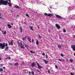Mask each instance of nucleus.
Listing matches in <instances>:
<instances>
[{
    "instance_id": "22",
    "label": "nucleus",
    "mask_w": 75,
    "mask_h": 75,
    "mask_svg": "<svg viewBox=\"0 0 75 75\" xmlns=\"http://www.w3.org/2000/svg\"><path fill=\"white\" fill-rule=\"evenodd\" d=\"M18 62H17V63H15L14 64V66H17V65H18Z\"/></svg>"
},
{
    "instance_id": "40",
    "label": "nucleus",
    "mask_w": 75,
    "mask_h": 75,
    "mask_svg": "<svg viewBox=\"0 0 75 75\" xmlns=\"http://www.w3.org/2000/svg\"><path fill=\"white\" fill-rule=\"evenodd\" d=\"M34 40L32 39V43H33V42H34Z\"/></svg>"
},
{
    "instance_id": "17",
    "label": "nucleus",
    "mask_w": 75,
    "mask_h": 75,
    "mask_svg": "<svg viewBox=\"0 0 75 75\" xmlns=\"http://www.w3.org/2000/svg\"><path fill=\"white\" fill-rule=\"evenodd\" d=\"M38 69H42V67L40 66V65L39 66H38Z\"/></svg>"
},
{
    "instance_id": "44",
    "label": "nucleus",
    "mask_w": 75,
    "mask_h": 75,
    "mask_svg": "<svg viewBox=\"0 0 75 75\" xmlns=\"http://www.w3.org/2000/svg\"><path fill=\"white\" fill-rule=\"evenodd\" d=\"M48 73H51V71H50V70H49L48 71Z\"/></svg>"
},
{
    "instance_id": "31",
    "label": "nucleus",
    "mask_w": 75,
    "mask_h": 75,
    "mask_svg": "<svg viewBox=\"0 0 75 75\" xmlns=\"http://www.w3.org/2000/svg\"><path fill=\"white\" fill-rule=\"evenodd\" d=\"M25 46L26 48H28V46L27 45H25Z\"/></svg>"
},
{
    "instance_id": "58",
    "label": "nucleus",
    "mask_w": 75,
    "mask_h": 75,
    "mask_svg": "<svg viewBox=\"0 0 75 75\" xmlns=\"http://www.w3.org/2000/svg\"><path fill=\"white\" fill-rule=\"evenodd\" d=\"M17 16H19V15H18Z\"/></svg>"
},
{
    "instance_id": "13",
    "label": "nucleus",
    "mask_w": 75,
    "mask_h": 75,
    "mask_svg": "<svg viewBox=\"0 0 75 75\" xmlns=\"http://www.w3.org/2000/svg\"><path fill=\"white\" fill-rule=\"evenodd\" d=\"M28 40L30 43L31 42V39L30 38H28Z\"/></svg>"
},
{
    "instance_id": "49",
    "label": "nucleus",
    "mask_w": 75,
    "mask_h": 75,
    "mask_svg": "<svg viewBox=\"0 0 75 75\" xmlns=\"http://www.w3.org/2000/svg\"><path fill=\"white\" fill-rule=\"evenodd\" d=\"M4 69H6V67H3Z\"/></svg>"
},
{
    "instance_id": "27",
    "label": "nucleus",
    "mask_w": 75,
    "mask_h": 75,
    "mask_svg": "<svg viewBox=\"0 0 75 75\" xmlns=\"http://www.w3.org/2000/svg\"><path fill=\"white\" fill-rule=\"evenodd\" d=\"M38 37L40 38V39H41V36L40 35H38Z\"/></svg>"
},
{
    "instance_id": "52",
    "label": "nucleus",
    "mask_w": 75,
    "mask_h": 75,
    "mask_svg": "<svg viewBox=\"0 0 75 75\" xmlns=\"http://www.w3.org/2000/svg\"><path fill=\"white\" fill-rule=\"evenodd\" d=\"M50 8H52V7L51 6H50Z\"/></svg>"
},
{
    "instance_id": "23",
    "label": "nucleus",
    "mask_w": 75,
    "mask_h": 75,
    "mask_svg": "<svg viewBox=\"0 0 75 75\" xmlns=\"http://www.w3.org/2000/svg\"><path fill=\"white\" fill-rule=\"evenodd\" d=\"M30 52H31V53L32 54H33H33H35V52H33V51L32 50H31L30 51Z\"/></svg>"
},
{
    "instance_id": "1",
    "label": "nucleus",
    "mask_w": 75,
    "mask_h": 75,
    "mask_svg": "<svg viewBox=\"0 0 75 75\" xmlns=\"http://www.w3.org/2000/svg\"><path fill=\"white\" fill-rule=\"evenodd\" d=\"M8 1L4 0H0V5H4V6H7L8 3Z\"/></svg>"
},
{
    "instance_id": "6",
    "label": "nucleus",
    "mask_w": 75,
    "mask_h": 75,
    "mask_svg": "<svg viewBox=\"0 0 75 75\" xmlns=\"http://www.w3.org/2000/svg\"><path fill=\"white\" fill-rule=\"evenodd\" d=\"M55 25L56 27H57V28L58 29H59V28H61L60 26L59 25L57 24H55Z\"/></svg>"
},
{
    "instance_id": "56",
    "label": "nucleus",
    "mask_w": 75,
    "mask_h": 75,
    "mask_svg": "<svg viewBox=\"0 0 75 75\" xmlns=\"http://www.w3.org/2000/svg\"><path fill=\"white\" fill-rule=\"evenodd\" d=\"M14 33H16V32L14 31Z\"/></svg>"
},
{
    "instance_id": "57",
    "label": "nucleus",
    "mask_w": 75,
    "mask_h": 75,
    "mask_svg": "<svg viewBox=\"0 0 75 75\" xmlns=\"http://www.w3.org/2000/svg\"><path fill=\"white\" fill-rule=\"evenodd\" d=\"M74 37H75V35H74Z\"/></svg>"
},
{
    "instance_id": "11",
    "label": "nucleus",
    "mask_w": 75,
    "mask_h": 75,
    "mask_svg": "<svg viewBox=\"0 0 75 75\" xmlns=\"http://www.w3.org/2000/svg\"><path fill=\"white\" fill-rule=\"evenodd\" d=\"M7 4H8V5L9 7H12V5L11 4L10 2H8L7 3Z\"/></svg>"
},
{
    "instance_id": "24",
    "label": "nucleus",
    "mask_w": 75,
    "mask_h": 75,
    "mask_svg": "<svg viewBox=\"0 0 75 75\" xmlns=\"http://www.w3.org/2000/svg\"><path fill=\"white\" fill-rule=\"evenodd\" d=\"M3 71V69L2 68L0 69V72Z\"/></svg>"
},
{
    "instance_id": "38",
    "label": "nucleus",
    "mask_w": 75,
    "mask_h": 75,
    "mask_svg": "<svg viewBox=\"0 0 75 75\" xmlns=\"http://www.w3.org/2000/svg\"><path fill=\"white\" fill-rule=\"evenodd\" d=\"M61 56L62 57H64V54H62V53L61 54Z\"/></svg>"
},
{
    "instance_id": "2",
    "label": "nucleus",
    "mask_w": 75,
    "mask_h": 75,
    "mask_svg": "<svg viewBox=\"0 0 75 75\" xmlns=\"http://www.w3.org/2000/svg\"><path fill=\"white\" fill-rule=\"evenodd\" d=\"M7 45H8V44L7 43L6 44L5 43H4L3 44L0 43V46L1 47V48L2 49H4V48L5 47H7Z\"/></svg>"
},
{
    "instance_id": "46",
    "label": "nucleus",
    "mask_w": 75,
    "mask_h": 75,
    "mask_svg": "<svg viewBox=\"0 0 75 75\" xmlns=\"http://www.w3.org/2000/svg\"><path fill=\"white\" fill-rule=\"evenodd\" d=\"M43 55H45V53H43Z\"/></svg>"
},
{
    "instance_id": "43",
    "label": "nucleus",
    "mask_w": 75,
    "mask_h": 75,
    "mask_svg": "<svg viewBox=\"0 0 75 75\" xmlns=\"http://www.w3.org/2000/svg\"><path fill=\"white\" fill-rule=\"evenodd\" d=\"M7 1H9V2H10V3H11V0H6Z\"/></svg>"
},
{
    "instance_id": "8",
    "label": "nucleus",
    "mask_w": 75,
    "mask_h": 75,
    "mask_svg": "<svg viewBox=\"0 0 75 75\" xmlns=\"http://www.w3.org/2000/svg\"><path fill=\"white\" fill-rule=\"evenodd\" d=\"M19 29L20 30V33H23V28H22V27L21 26H20L19 27Z\"/></svg>"
},
{
    "instance_id": "63",
    "label": "nucleus",
    "mask_w": 75,
    "mask_h": 75,
    "mask_svg": "<svg viewBox=\"0 0 75 75\" xmlns=\"http://www.w3.org/2000/svg\"><path fill=\"white\" fill-rule=\"evenodd\" d=\"M35 75H37V74H35Z\"/></svg>"
},
{
    "instance_id": "30",
    "label": "nucleus",
    "mask_w": 75,
    "mask_h": 75,
    "mask_svg": "<svg viewBox=\"0 0 75 75\" xmlns=\"http://www.w3.org/2000/svg\"><path fill=\"white\" fill-rule=\"evenodd\" d=\"M55 67L56 69H58V66L57 65H55Z\"/></svg>"
},
{
    "instance_id": "50",
    "label": "nucleus",
    "mask_w": 75,
    "mask_h": 75,
    "mask_svg": "<svg viewBox=\"0 0 75 75\" xmlns=\"http://www.w3.org/2000/svg\"><path fill=\"white\" fill-rule=\"evenodd\" d=\"M73 69V70H75V68H73V69Z\"/></svg>"
},
{
    "instance_id": "15",
    "label": "nucleus",
    "mask_w": 75,
    "mask_h": 75,
    "mask_svg": "<svg viewBox=\"0 0 75 75\" xmlns=\"http://www.w3.org/2000/svg\"><path fill=\"white\" fill-rule=\"evenodd\" d=\"M43 61L46 64H47V63L48 62V61H46V60L44 59H43Z\"/></svg>"
},
{
    "instance_id": "14",
    "label": "nucleus",
    "mask_w": 75,
    "mask_h": 75,
    "mask_svg": "<svg viewBox=\"0 0 75 75\" xmlns=\"http://www.w3.org/2000/svg\"><path fill=\"white\" fill-rule=\"evenodd\" d=\"M8 48H9L8 46H6V47L5 48V50L8 51Z\"/></svg>"
},
{
    "instance_id": "7",
    "label": "nucleus",
    "mask_w": 75,
    "mask_h": 75,
    "mask_svg": "<svg viewBox=\"0 0 75 75\" xmlns=\"http://www.w3.org/2000/svg\"><path fill=\"white\" fill-rule=\"evenodd\" d=\"M56 17H57V18H60V19H62V17H61V16L59 15H56Z\"/></svg>"
},
{
    "instance_id": "5",
    "label": "nucleus",
    "mask_w": 75,
    "mask_h": 75,
    "mask_svg": "<svg viewBox=\"0 0 75 75\" xmlns=\"http://www.w3.org/2000/svg\"><path fill=\"white\" fill-rule=\"evenodd\" d=\"M71 47L73 51H75V45H71Z\"/></svg>"
},
{
    "instance_id": "16",
    "label": "nucleus",
    "mask_w": 75,
    "mask_h": 75,
    "mask_svg": "<svg viewBox=\"0 0 75 75\" xmlns=\"http://www.w3.org/2000/svg\"><path fill=\"white\" fill-rule=\"evenodd\" d=\"M59 61H60L61 62H64V59H59Z\"/></svg>"
},
{
    "instance_id": "61",
    "label": "nucleus",
    "mask_w": 75,
    "mask_h": 75,
    "mask_svg": "<svg viewBox=\"0 0 75 75\" xmlns=\"http://www.w3.org/2000/svg\"><path fill=\"white\" fill-rule=\"evenodd\" d=\"M0 30H1V29H0Z\"/></svg>"
},
{
    "instance_id": "20",
    "label": "nucleus",
    "mask_w": 75,
    "mask_h": 75,
    "mask_svg": "<svg viewBox=\"0 0 75 75\" xmlns=\"http://www.w3.org/2000/svg\"><path fill=\"white\" fill-rule=\"evenodd\" d=\"M27 39V37H25L24 38H23L22 39V40L23 41H24V40H25Z\"/></svg>"
},
{
    "instance_id": "59",
    "label": "nucleus",
    "mask_w": 75,
    "mask_h": 75,
    "mask_svg": "<svg viewBox=\"0 0 75 75\" xmlns=\"http://www.w3.org/2000/svg\"><path fill=\"white\" fill-rule=\"evenodd\" d=\"M11 25H13V24H11Z\"/></svg>"
},
{
    "instance_id": "54",
    "label": "nucleus",
    "mask_w": 75,
    "mask_h": 75,
    "mask_svg": "<svg viewBox=\"0 0 75 75\" xmlns=\"http://www.w3.org/2000/svg\"><path fill=\"white\" fill-rule=\"evenodd\" d=\"M35 63H37V61H36L35 62Z\"/></svg>"
},
{
    "instance_id": "48",
    "label": "nucleus",
    "mask_w": 75,
    "mask_h": 75,
    "mask_svg": "<svg viewBox=\"0 0 75 75\" xmlns=\"http://www.w3.org/2000/svg\"><path fill=\"white\" fill-rule=\"evenodd\" d=\"M51 31V30H48V32H50Z\"/></svg>"
},
{
    "instance_id": "53",
    "label": "nucleus",
    "mask_w": 75,
    "mask_h": 75,
    "mask_svg": "<svg viewBox=\"0 0 75 75\" xmlns=\"http://www.w3.org/2000/svg\"><path fill=\"white\" fill-rule=\"evenodd\" d=\"M38 29H39V28H40V27H39V26H38Z\"/></svg>"
},
{
    "instance_id": "45",
    "label": "nucleus",
    "mask_w": 75,
    "mask_h": 75,
    "mask_svg": "<svg viewBox=\"0 0 75 75\" xmlns=\"http://www.w3.org/2000/svg\"><path fill=\"white\" fill-rule=\"evenodd\" d=\"M46 58L47 59L48 58V55H46Z\"/></svg>"
},
{
    "instance_id": "4",
    "label": "nucleus",
    "mask_w": 75,
    "mask_h": 75,
    "mask_svg": "<svg viewBox=\"0 0 75 75\" xmlns=\"http://www.w3.org/2000/svg\"><path fill=\"white\" fill-rule=\"evenodd\" d=\"M20 44H21V48H23V49H24L25 47L24 46V45H23V43H22V42H21Z\"/></svg>"
},
{
    "instance_id": "36",
    "label": "nucleus",
    "mask_w": 75,
    "mask_h": 75,
    "mask_svg": "<svg viewBox=\"0 0 75 75\" xmlns=\"http://www.w3.org/2000/svg\"><path fill=\"white\" fill-rule=\"evenodd\" d=\"M71 75H74V74L72 73V72H71L70 73Z\"/></svg>"
},
{
    "instance_id": "60",
    "label": "nucleus",
    "mask_w": 75,
    "mask_h": 75,
    "mask_svg": "<svg viewBox=\"0 0 75 75\" xmlns=\"http://www.w3.org/2000/svg\"><path fill=\"white\" fill-rule=\"evenodd\" d=\"M0 48H1V46H0Z\"/></svg>"
},
{
    "instance_id": "34",
    "label": "nucleus",
    "mask_w": 75,
    "mask_h": 75,
    "mask_svg": "<svg viewBox=\"0 0 75 75\" xmlns=\"http://www.w3.org/2000/svg\"><path fill=\"white\" fill-rule=\"evenodd\" d=\"M37 72H41V71H39V70H38V69H37Z\"/></svg>"
},
{
    "instance_id": "33",
    "label": "nucleus",
    "mask_w": 75,
    "mask_h": 75,
    "mask_svg": "<svg viewBox=\"0 0 75 75\" xmlns=\"http://www.w3.org/2000/svg\"><path fill=\"white\" fill-rule=\"evenodd\" d=\"M72 59H70L69 60V61H70V62H72Z\"/></svg>"
},
{
    "instance_id": "41",
    "label": "nucleus",
    "mask_w": 75,
    "mask_h": 75,
    "mask_svg": "<svg viewBox=\"0 0 75 75\" xmlns=\"http://www.w3.org/2000/svg\"><path fill=\"white\" fill-rule=\"evenodd\" d=\"M8 59H11V57H8Z\"/></svg>"
},
{
    "instance_id": "10",
    "label": "nucleus",
    "mask_w": 75,
    "mask_h": 75,
    "mask_svg": "<svg viewBox=\"0 0 75 75\" xmlns=\"http://www.w3.org/2000/svg\"><path fill=\"white\" fill-rule=\"evenodd\" d=\"M8 42L9 43V45H10V44H11V45H13V40H11V44L9 42Z\"/></svg>"
},
{
    "instance_id": "12",
    "label": "nucleus",
    "mask_w": 75,
    "mask_h": 75,
    "mask_svg": "<svg viewBox=\"0 0 75 75\" xmlns=\"http://www.w3.org/2000/svg\"><path fill=\"white\" fill-rule=\"evenodd\" d=\"M15 7L16 8H20V7L17 6V5H15Z\"/></svg>"
},
{
    "instance_id": "42",
    "label": "nucleus",
    "mask_w": 75,
    "mask_h": 75,
    "mask_svg": "<svg viewBox=\"0 0 75 75\" xmlns=\"http://www.w3.org/2000/svg\"><path fill=\"white\" fill-rule=\"evenodd\" d=\"M37 64L38 66V67H39V66H40V65H39V64H38V63H37Z\"/></svg>"
},
{
    "instance_id": "28",
    "label": "nucleus",
    "mask_w": 75,
    "mask_h": 75,
    "mask_svg": "<svg viewBox=\"0 0 75 75\" xmlns=\"http://www.w3.org/2000/svg\"><path fill=\"white\" fill-rule=\"evenodd\" d=\"M58 47L59 48V49H61V47L62 46H59V45H58Z\"/></svg>"
},
{
    "instance_id": "55",
    "label": "nucleus",
    "mask_w": 75,
    "mask_h": 75,
    "mask_svg": "<svg viewBox=\"0 0 75 75\" xmlns=\"http://www.w3.org/2000/svg\"><path fill=\"white\" fill-rule=\"evenodd\" d=\"M74 55L75 56V53L74 54Z\"/></svg>"
},
{
    "instance_id": "47",
    "label": "nucleus",
    "mask_w": 75,
    "mask_h": 75,
    "mask_svg": "<svg viewBox=\"0 0 75 75\" xmlns=\"http://www.w3.org/2000/svg\"><path fill=\"white\" fill-rule=\"evenodd\" d=\"M29 75H30L31 74V71H29Z\"/></svg>"
},
{
    "instance_id": "21",
    "label": "nucleus",
    "mask_w": 75,
    "mask_h": 75,
    "mask_svg": "<svg viewBox=\"0 0 75 75\" xmlns=\"http://www.w3.org/2000/svg\"><path fill=\"white\" fill-rule=\"evenodd\" d=\"M29 27H30V28L31 30H32V31H34V30L33 29V27H32V26H30V25Z\"/></svg>"
},
{
    "instance_id": "19",
    "label": "nucleus",
    "mask_w": 75,
    "mask_h": 75,
    "mask_svg": "<svg viewBox=\"0 0 75 75\" xmlns=\"http://www.w3.org/2000/svg\"><path fill=\"white\" fill-rule=\"evenodd\" d=\"M7 25H8V27L9 28H11V26L10 24H7Z\"/></svg>"
},
{
    "instance_id": "9",
    "label": "nucleus",
    "mask_w": 75,
    "mask_h": 75,
    "mask_svg": "<svg viewBox=\"0 0 75 75\" xmlns=\"http://www.w3.org/2000/svg\"><path fill=\"white\" fill-rule=\"evenodd\" d=\"M35 65V64L34 62H33L31 64V67H34Z\"/></svg>"
},
{
    "instance_id": "35",
    "label": "nucleus",
    "mask_w": 75,
    "mask_h": 75,
    "mask_svg": "<svg viewBox=\"0 0 75 75\" xmlns=\"http://www.w3.org/2000/svg\"><path fill=\"white\" fill-rule=\"evenodd\" d=\"M32 74H33V75H34V74H34V71H32Z\"/></svg>"
},
{
    "instance_id": "26",
    "label": "nucleus",
    "mask_w": 75,
    "mask_h": 75,
    "mask_svg": "<svg viewBox=\"0 0 75 75\" xmlns=\"http://www.w3.org/2000/svg\"><path fill=\"white\" fill-rule=\"evenodd\" d=\"M36 44L37 45H38V44H39V42H38V41H36Z\"/></svg>"
},
{
    "instance_id": "29",
    "label": "nucleus",
    "mask_w": 75,
    "mask_h": 75,
    "mask_svg": "<svg viewBox=\"0 0 75 75\" xmlns=\"http://www.w3.org/2000/svg\"><path fill=\"white\" fill-rule=\"evenodd\" d=\"M26 16H27V17H30V16L28 15V14H26Z\"/></svg>"
},
{
    "instance_id": "3",
    "label": "nucleus",
    "mask_w": 75,
    "mask_h": 75,
    "mask_svg": "<svg viewBox=\"0 0 75 75\" xmlns=\"http://www.w3.org/2000/svg\"><path fill=\"white\" fill-rule=\"evenodd\" d=\"M44 15L46 16H47L48 17H52V16H53V15L50 13H49L48 14L47 13H45L44 14Z\"/></svg>"
},
{
    "instance_id": "18",
    "label": "nucleus",
    "mask_w": 75,
    "mask_h": 75,
    "mask_svg": "<svg viewBox=\"0 0 75 75\" xmlns=\"http://www.w3.org/2000/svg\"><path fill=\"white\" fill-rule=\"evenodd\" d=\"M2 33L4 35H6V34L7 33V32H6V31H5L4 32V31H2Z\"/></svg>"
},
{
    "instance_id": "51",
    "label": "nucleus",
    "mask_w": 75,
    "mask_h": 75,
    "mask_svg": "<svg viewBox=\"0 0 75 75\" xmlns=\"http://www.w3.org/2000/svg\"><path fill=\"white\" fill-rule=\"evenodd\" d=\"M1 58L0 57V61H1Z\"/></svg>"
},
{
    "instance_id": "37",
    "label": "nucleus",
    "mask_w": 75,
    "mask_h": 75,
    "mask_svg": "<svg viewBox=\"0 0 75 75\" xmlns=\"http://www.w3.org/2000/svg\"><path fill=\"white\" fill-rule=\"evenodd\" d=\"M63 32L64 33H66V30H65V29L63 30Z\"/></svg>"
},
{
    "instance_id": "62",
    "label": "nucleus",
    "mask_w": 75,
    "mask_h": 75,
    "mask_svg": "<svg viewBox=\"0 0 75 75\" xmlns=\"http://www.w3.org/2000/svg\"><path fill=\"white\" fill-rule=\"evenodd\" d=\"M0 41H1V40H0Z\"/></svg>"
},
{
    "instance_id": "25",
    "label": "nucleus",
    "mask_w": 75,
    "mask_h": 75,
    "mask_svg": "<svg viewBox=\"0 0 75 75\" xmlns=\"http://www.w3.org/2000/svg\"><path fill=\"white\" fill-rule=\"evenodd\" d=\"M17 43L18 44V45H21V44H20V42H19L18 41Z\"/></svg>"
},
{
    "instance_id": "39",
    "label": "nucleus",
    "mask_w": 75,
    "mask_h": 75,
    "mask_svg": "<svg viewBox=\"0 0 75 75\" xmlns=\"http://www.w3.org/2000/svg\"><path fill=\"white\" fill-rule=\"evenodd\" d=\"M0 18H1V19H3V18H2V17H1V13H0Z\"/></svg>"
},
{
    "instance_id": "32",
    "label": "nucleus",
    "mask_w": 75,
    "mask_h": 75,
    "mask_svg": "<svg viewBox=\"0 0 75 75\" xmlns=\"http://www.w3.org/2000/svg\"><path fill=\"white\" fill-rule=\"evenodd\" d=\"M32 1H33L32 2V3L34 4V3H35V1H34V0L33 1V0H32Z\"/></svg>"
}]
</instances>
